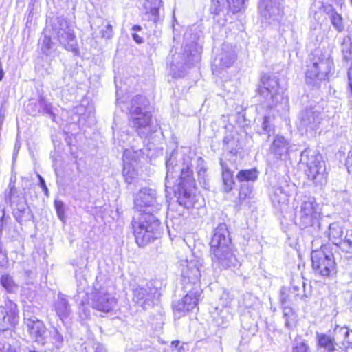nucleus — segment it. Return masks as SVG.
<instances>
[{"instance_id":"obj_1","label":"nucleus","mask_w":352,"mask_h":352,"mask_svg":"<svg viewBox=\"0 0 352 352\" xmlns=\"http://www.w3.org/2000/svg\"><path fill=\"white\" fill-rule=\"evenodd\" d=\"M134 205L137 210L143 212L138 218L133 219L131 226L137 244L144 247L162 234L163 227L159 217L162 199L155 190L143 188L135 195Z\"/></svg>"},{"instance_id":"obj_2","label":"nucleus","mask_w":352,"mask_h":352,"mask_svg":"<svg viewBox=\"0 0 352 352\" xmlns=\"http://www.w3.org/2000/svg\"><path fill=\"white\" fill-rule=\"evenodd\" d=\"M192 159L184 155L179 157L177 149L166 152V185L175 179V197L179 206L184 208L194 207L196 182L193 177Z\"/></svg>"},{"instance_id":"obj_3","label":"nucleus","mask_w":352,"mask_h":352,"mask_svg":"<svg viewBox=\"0 0 352 352\" xmlns=\"http://www.w3.org/2000/svg\"><path fill=\"white\" fill-rule=\"evenodd\" d=\"M236 253L228 226L224 222L218 223L212 230L210 241L212 268L215 271H235L241 265Z\"/></svg>"},{"instance_id":"obj_4","label":"nucleus","mask_w":352,"mask_h":352,"mask_svg":"<svg viewBox=\"0 0 352 352\" xmlns=\"http://www.w3.org/2000/svg\"><path fill=\"white\" fill-rule=\"evenodd\" d=\"M181 284L186 295L182 300L172 304L175 314L178 317L195 308L202 293L200 286L201 267L202 265L197 259L186 260L181 264Z\"/></svg>"},{"instance_id":"obj_5","label":"nucleus","mask_w":352,"mask_h":352,"mask_svg":"<svg viewBox=\"0 0 352 352\" xmlns=\"http://www.w3.org/2000/svg\"><path fill=\"white\" fill-rule=\"evenodd\" d=\"M194 40L188 41L187 34L185 35L184 43L182 48V53H175L168 58L170 73L175 77L184 76L186 66L193 65L200 60V54L202 47Z\"/></svg>"},{"instance_id":"obj_6","label":"nucleus","mask_w":352,"mask_h":352,"mask_svg":"<svg viewBox=\"0 0 352 352\" xmlns=\"http://www.w3.org/2000/svg\"><path fill=\"white\" fill-rule=\"evenodd\" d=\"M322 211L314 197L304 196L300 210L296 215V224L301 230H307L312 234H318L320 229V219Z\"/></svg>"},{"instance_id":"obj_7","label":"nucleus","mask_w":352,"mask_h":352,"mask_svg":"<svg viewBox=\"0 0 352 352\" xmlns=\"http://www.w3.org/2000/svg\"><path fill=\"white\" fill-rule=\"evenodd\" d=\"M310 63L307 65L306 82L313 86H318L320 82L324 80L331 73L333 61L320 50H315L311 54Z\"/></svg>"},{"instance_id":"obj_8","label":"nucleus","mask_w":352,"mask_h":352,"mask_svg":"<svg viewBox=\"0 0 352 352\" xmlns=\"http://www.w3.org/2000/svg\"><path fill=\"white\" fill-rule=\"evenodd\" d=\"M300 162L307 166L305 173L315 186H322L327 182L325 162L320 154L305 149L301 153Z\"/></svg>"},{"instance_id":"obj_9","label":"nucleus","mask_w":352,"mask_h":352,"mask_svg":"<svg viewBox=\"0 0 352 352\" xmlns=\"http://www.w3.org/2000/svg\"><path fill=\"white\" fill-rule=\"evenodd\" d=\"M4 199L6 204L12 209V214L18 223L30 221L33 218L23 193L12 182L4 192Z\"/></svg>"},{"instance_id":"obj_10","label":"nucleus","mask_w":352,"mask_h":352,"mask_svg":"<svg viewBox=\"0 0 352 352\" xmlns=\"http://www.w3.org/2000/svg\"><path fill=\"white\" fill-rule=\"evenodd\" d=\"M256 91L269 108H273L283 100L284 89L280 87L278 78L274 75L263 74Z\"/></svg>"},{"instance_id":"obj_11","label":"nucleus","mask_w":352,"mask_h":352,"mask_svg":"<svg viewBox=\"0 0 352 352\" xmlns=\"http://www.w3.org/2000/svg\"><path fill=\"white\" fill-rule=\"evenodd\" d=\"M311 263L315 272L322 276L330 277L336 274L334 256L327 245L312 251Z\"/></svg>"},{"instance_id":"obj_12","label":"nucleus","mask_w":352,"mask_h":352,"mask_svg":"<svg viewBox=\"0 0 352 352\" xmlns=\"http://www.w3.org/2000/svg\"><path fill=\"white\" fill-rule=\"evenodd\" d=\"M53 29L64 48L71 51L74 55H78L79 50L76 36L70 28L69 22L63 16L56 17L53 24Z\"/></svg>"},{"instance_id":"obj_13","label":"nucleus","mask_w":352,"mask_h":352,"mask_svg":"<svg viewBox=\"0 0 352 352\" xmlns=\"http://www.w3.org/2000/svg\"><path fill=\"white\" fill-rule=\"evenodd\" d=\"M151 120V111L140 112L130 115L129 124L141 138L148 139L160 129L158 125L152 124Z\"/></svg>"},{"instance_id":"obj_14","label":"nucleus","mask_w":352,"mask_h":352,"mask_svg":"<svg viewBox=\"0 0 352 352\" xmlns=\"http://www.w3.org/2000/svg\"><path fill=\"white\" fill-rule=\"evenodd\" d=\"M322 120V113L316 104H309L302 109L298 117L297 127L300 131L316 130Z\"/></svg>"},{"instance_id":"obj_15","label":"nucleus","mask_w":352,"mask_h":352,"mask_svg":"<svg viewBox=\"0 0 352 352\" xmlns=\"http://www.w3.org/2000/svg\"><path fill=\"white\" fill-rule=\"evenodd\" d=\"M133 300L144 309L152 307L159 296V291L151 281L139 284L133 289Z\"/></svg>"},{"instance_id":"obj_16","label":"nucleus","mask_w":352,"mask_h":352,"mask_svg":"<svg viewBox=\"0 0 352 352\" xmlns=\"http://www.w3.org/2000/svg\"><path fill=\"white\" fill-rule=\"evenodd\" d=\"M24 322L32 339L43 346L46 344L47 328L43 321L30 313H24Z\"/></svg>"},{"instance_id":"obj_17","label":"nucleus","mask_w":352,"mask_h":352,"mask_svg":"<svg viewBox=\"0 0 352 352\" xmlns=\"http://www.w3.org/2000/svg\"><path fill=\"white\" fill-rule=\"evenodd\" d=\"M19 322L17 305L10 299L5 300V305L0 306V330L6 331L14 327Z\"/></svg>"},{"instance_id":"obj_18","label":"nucleus","mask_w":352,"mask_h":352,"mask_svg":"<svg viewBox=\"0 0 352 352\" xmlns=\"http://www.w3.org/2000/svg\"><path fill=\"white\" fill-rule=\"evenodd\" d=\"M235 60L236 54L232 47L229 43H224L214 58L212 65L213 73L219 74L221 70L231 67Z\"/></svg>"},{"instance_id":"obj_19","label":"nucleus","mask_w":352,"mask_h":352,"mask_svg":"<svg viewBox=\"0 0 352 352\" xmlns=\"http://www.w3.org/2000/svg\"><path fill=\"white\" fill-rule=\"evenodd\" d=\"M116 302V299L103 288L93 293L91 306L94 309L107 313L115 307Z\"/></svg>"},{"instance_id":"obj_20","label":"nucleus","mask_w":352,"mask_h":352,"mask_svg":"<svg viewBox=\"0 0 352 352\" xmlns=\"http://www.w3.org/2000/svg\"><path fill=\"white\" fill-rule=\"evenodd\" d=\"M258 9L261 16L270 24L278 21L283 14L279 0H260Z\"/></svg>"},{"instance_id":"obj_21","label":"nucleus","mask_w":352,"mask_h":352,"mask_svg":"<svg viewBox=\"0 0 352 352\" xmlns=\"http://www.w3.org/2000/svg\"><path fill=\"white\" fill-rule=\"evenodd\" d=\"M162 6V0H145L143 4L144 19L153 21L155 24L161 23L164 19V16L161 15L160 12Z\"/></svg>"},{"instance_id":"obj_22","label":"nucleus","mask_w":352,"mask_h":352,"mask_svg":"<svg viewBox=\"0 0 352 352\" xmlns=\"http://www.w3.org/2000/svg\"><path fill=\"white\" fill-rule=\"evenodd\" d=\"M285 187L288 186H274L271 194V200L274 207L281 210L286 206L289 202V195Z\"/></svg>"},{"instance_id":"obj_23","label":"nucleus","mask_w":352,"mask_h":352,"mask_svg":"<svg viewBox=\"0 0 352 352\" xmlns=\"http://www.w3.org/2000/svg\"><path fill=\"white\" fill-rule=\"evenodd\" d=\"M350 332L346 327L337 325L333 330V338L336 345L342 344L345 348L351 347L352 342L349 340Z\"/></svg>"},{"instance_id":"obj_24","label":"nucleus","mask_w":352,"mask_h":352,"mask_svg":"<svg viewBox=\"0 0 352 352\" xmlns=\"http://www.w3.org/2000/svg\"><path fill=\"white\" fill-rule=\"evenodd\" d=\"M220 166L221 168L223 191L230 192L234 185L233 172L230 170L228 164L223 161L222 159H220Z\"/></svg>"},{"instance_id":"obj_25","label":"nucleus","mask_w":352,"mask_h":352,"mask_svg":"<svg viewBox=\"0 0 352 352\" xmlns=\"http://www.w3.org/2000/svg\"><path fill=\"white\" fill-rule=\"evenodd\" d=\"M289 148V141L283 136L276 135L270 147L272 153L281 158L286 155Z\"/></svg>"},{"instance_id":"obj_26","label":"nucleus","mask_w":352,"mask_h":352,"mask_svg":"<svg viewBox=\"0 0 352 352\" xmlns=\"http://www.w3.org/2000/svg\"><path fill=\"white\" fill-rule=\"evenodd\" d=\"M148 111H150V103L145 96L136 95L132 98L129 109V116Z\"/></svg>"},{"instance_id":"obj_27","label":"nucleus","mask_w":352,"mask_h":352,"mask_svg":"<svg viewBox=\"0 0 352 352\" xmlns=\"http://www.w3.org/2000/svg\"><path fill=\"white\" fill-rule=\"evenodd\" d=\"M259 172L256 168L245 169L239 170L236 175V180L238 183L250 184L255 182L258 177Z\"/></svg>"},{"instance_id":"obj_28","label":"nucleus","mask_w":352,"mask_h":352,"mask_svg":"<svg viewBox=\"0 0 352 352\" xmlns=\"http://www.w3.org/2000/svg\"><path fill=\"white\" fill-rule=\"evenodd\" d=\"M343 236L344 228L339 223L333 222L329 226L328 237L333 244L338 247Z\"/></svg>"},{"instance_id":"obj_29","label":"nucleus","mask_w":352,"mask_h":352,"mask_svg":"<svg viewBox=\"0 0 352 352\" xmlns=\"http://www.w3.org/2000/svg\"><path fill=\"white\" fill-rule=\"evenodd\" d=\"M297 314L290 307L283 306V318L284 320V325L288 330L294 329L297 324Z\"/></svg>"},{"instance_id":"obj_30","label":"nucleus","mask_w":352,"mask_h":352,"mask_svg":"<svg viewBox=\"0 0 352 352\" xmlns=\"http://www.w3.org/2000/svg\"><path fill=\"white\" fill-rule=\"evenodd\" d=\"M318 345L324 349L325 352H340L335 346L336 343L333 338L328 335L318 334Z\"/></svg>"},{"instance_id":"obj_31","label":"nucleus","mask_w":352,"mask_h":352,"mask_svg":"<svg viewBox=\"0 0 352 352\" xmlns=\"http://www.w3.org/2000/svg\"><path fill=\"white\" fill-rule=\"evenodd\" d=\"M55 309L58 316L62 319L70 313V307L67 300L63 296H58L55 302Z\"/></svg>"},{"instance_id":"obj_32","label":"nucleus","mask_w":352,"mask_h":352,"mask_svg":"<svg viewBox=\"0 0 352 352\" xmlns=\"http://www.w3.org/2000/svg\"><path fill=\"white\" fill-rule=\"evenodd\" d=\"M38 105L40 114L48 116L54 120L56 115L54 112L53 106L51 102L46 100L43 94L38 96Z\"/></svg>"},{"instance_id":"obj_33","label":"nucleus","mask_w":352,"mask_h":352,"mask_svg":"<svg viewBox=\"0 0 352 352\" xmlns=\"http://www.w3.org/2000/svg\"><path fill=\"white\" fill-rule=\"evenodd\" d=\"M0 284L8 293H14L18 289V285L13 280L12 276L5 274L0 277Z\"/></svg>"},{"instance_id":"obj_34","label":"nucleus","mask_w":352,"mask_h":352,"mask_svg":"<svg viewBox=\"0 0 352 352\" xmlns=\"http://www.w3.org/2000/svg\"><path fill=\"white\" fill-rule=\"evenodd\" d=\"M253 189V185L250 184H241L239 186V192L236 202L239 205H241L245 200L250 198Z\"/></svg>"},{"instance_id":"obj_35","label":"nucleus","mask_w":352,"mask_h":352,"mask_svg":"<svg viewBox=\"0 0 352 352\" xmlns=\"http://www.w3.org/2000/svg\"><path fill=\"white\" fill-rule=\"evenodd\" d=\"M223 144L226 150L232 155H236L238 150L240 148L239 140L231 135L224 137Z\"/></svg>"},{"instance_id":"obj_36","label":"nucleus","mask_w":352,"mask_h":352,"mask_svg":"<svg viewBox=\"0 0 352 352\" xmlns=\"http://www.w3.org/2000/svg\"><path fill=\"white\" fill-rule=\"evenodd\" d=\"M122 175L124 177L125 182L130 184L133 183V180L138 176L137 170L130 164H124L122 170Z\"/></svg>"},{"instance_id":"obj_37","label":"nucleus","mask_w":352,"mask_h":352,"mask_svg":"<svg viewBox=\"0 0 352 352\" xmlns=\"http://www.w3.org/2000/svg\"><path fill=\"white\" fill-rule=\"evenodd\" d=\"M274 116L271 115H266L262 118L261 128L263 133L270 136V133L274 132Z\"/></svg>"},{"instance_id":"obj_38","label":"nucleus","mask_w":352,"mask_h":352,"mask_svg":"<svg viewBox=\"0 0 352 352\" xmlns=\"http://www.w3.org/2000/svg\"><path fill=\"white\" fill-rule=\"evenodd\" d=\"M292 352H311V350L307 341L300 336H297L293 342Z\"/></svg>"},{"instance_id":"obj_39","label":"nucleus","mask_w":352,"mask_h":352,"mask_svg":"<svg viewBox=\"0 0 352 352\" xmlns=\"http://www.w3.org/2000/svg\"><path fill=\"white\" fill-rule=\"evenodd\" d=\"M342 251L352 253V230H347L345 232L344 239L338 246Z\"/></svg>"},{"instance_id":"obj_40","label":"nucleus","mask_w":352,"mask_h":352,"mask_svg":"<svg viewBox=\"0 0 352 352\" xmlns=\"http://www.w3.org/2000/svg\"><path fill=\"white\" fill-rule=\"evenodd\" d=\"M11 221V217L6 214V207L0 206V237H2L3 230L6 229Z\"/></svg>"},{"instance_id":"obj_41","label":"nucleus","mask_w":352,"mask_h":352,"mask_svg":"<svg viewBox=\"0 0 352 352\" xmlns=\"http://www.w3.org/2000/svg\"><path fill=\"white\" fill-rule=\"evenodd\" d=\"M230 10L233 13L241 12L245 7L247 0H226Z\"/></svg>"},{"instance_id":"obj_42","label":"nucleus","mask_w":352,"mask_h":352,"mask_svg":"<svg viewBox=\"0 0 352 352\" xmlns=\"http://www.w3.org/2000/svg\"><path fill=\"white\" fill-rule=\"evenodd\" d=\"M311 294V287L309 286V287L307 289L305 283L302 281V290H300V292H297L296 296L298 297L303 302L307 303L309 301Z\"/></svg>"},{"instance_id":"obj_43","label":"nucleus","mask_w":352,"mask_h":352,"mask_svg":"<svg viewBox=\"0 0 352 352\" xmlns=\"http://www.w3.org/2000/svg\"><path fill=\"white\" fill-rule=\"evenodd\" d=\"M225 6L224 0H211V6L210 12L212 14L215 16L219 15L223 10Z\"/></svg>"},{"instance_id":"obj_44","label":"nucleus","mask_w":352,"mask_h":352,"mask_svg":"<svg viewBox=\"0 0 352 352\" xmlns=\"http://www.w3.org/2000/svg\"><path fill=\"white\" fill-rule=\"evenodd\" d=\"M329 19L332 25L337 31L340 32L344 30V26L343 25V19L341 14L336 12L329 17Z\"/></svg>"},{"instance_id":"obj_45","label":"nucleus","mask_w":352,"mask_h":352,"mask_svg":"<svg viewBox=\"0 0 352 352\" xmlns=\"http://www.w3.org/2000/svg\"><path fill=\"white\" fill-rule=\"evenodd\" d=\"M38 107V100L37 101L31 100L27 104L25 109L29 115L36 116L40 114V109Z\"/></svg>"},{"instance_id":"obj_46","label":"nucleus","mask_w":352,"mask_h":352,"mask_svg":"<svg viewBox=\"0 0 352 352\" xmlns=\"http://www.w3.org/2000/svg\"><path fill=\"white\" fill-rule=\"evenodd\" d=\"M50 333L56 347L58 349L62 347L64 342V338L63 335L58 331V330L56 328H54L53 331L50 332Z\"/></svg>"},{"instance_id":"obj_47","label":"nucleus","mask_w":352,"mask_h":352,"mask_svg":"<svg viewBox=\"0 0 352 352\" xmlns=\"http://www.w3.org/2000/svg\"><path fill=\"white\" fill-rule=\"evenodd\" d=\"M207 168L206 166V162L201 157H199L197 159V171L199 178L204 179Z\"/></svg>"},{"instance_id":"obj_48","label":"nucleus","mask_w":352,"mask_h":352,"mask_svg":"<svg viewBox=\"0 0 352 352\" xmlns=\"http://www.w3.org/2000/svg\"><path fill=\"white\" fill-rule=\"evenodd\" d=\"M103 28L100 31L101 37L105 39H110L113 36V27L107 23V24L102 23Z\"/></svg>"},{"instance_id":"obj_49","label":"nucleus","mask_w":352,"mask_h":352,"mask_svg":"<svg viewBox=\"0 0 352 352\" xmlns=\"http://www.w3.org/2000/svg\"><path fill=\"white\" fill-rule=\"evenodd\" d=\"M54 207L56 209V212L58 217L62 221H64L65 215V205L63 201L60 200L54 201Z\"/></svg>"},{"instance_id":"obj_50","label":"nucleus","mask_w":352,"mask_h":352,"mask_svg":"<svg viewBox=\"0 0 352 352\" xmlns=\"http://www.w3.org/2000/svg\"><path fill=\"white\" fill-rule=\"evenodd\" d=\"M53 43L52 42V39L50 36H47V35H44L42 39V50L45 53H47L46 50H48L52 48Z\"/></svg>"},{"instance_id":"obj_51","label":"nucleus","mask_w":352,"mask_h":352,"mask_svg":"<svg viewBox=\"0 0 352 352\" xmlns=\"http://www.w3.org/2000/svg\"><path fill=\"white\" fill-rule=\"evenodd\" d=\"M7 263V253L6 250H3V243L1 237H0V265L3 266Z\"/></svg>"},{"instance_id":"obj_52","label":"nucleus","mask_w":352,"mask_h":352,"mask_svg":"<svg viewBox=\"0 0 352 352\" xmlns=\"http://www.w3.org/2000/svg\"><path fill=\"white\" fill-rule=\"evenodd\" d=\"M322 8L324 12H325L329 16V17H331L332 15H333V14L337 12L334 8L329 4L322 5Z\"/></svg>"},{"instance_id":"obj_53","label":"nucleus","mask_w":352,"mask_h":352,"mask_svg":"<svg viewBox=\"0 0 352 352\" xmlns=\"http://www.w3.org/2000/svg\"><path fill=\"white\" fill-rule=\"evenodd\" d=\"M38 180H39V184L41 187L42 188L43 190L45 192V195L48 197L49 195V190L45 184V182L44 179L40 175H38Z\"/></svg>"},{"instance_id":"obj_54","label":"nucleus","mask_w":352,"mask_h":352,"mask_svg":"<svg viewBox=\"0 0 352 352\" xmlns=\"http://www.w3.org/2000/svg\"><path fill=\"white\" fill-rule=\"evenodd\" d=\"M236 116V120L239 124H241L243 126L248 124V123H247V120L245 119V116L244 113H239Z\"/></svg>"},{"instance_id":"obj_55","label":"nucleus","mask_w":352,"mask_h":352,"mask_svg":"<svg viewBox=\"0 0 352 352\" xmlns=\"http://www.w3.org/2000/svg\"><path fill=\"white\" fill-rule=\"evenodd\" d=\"M346 166L349 173L352 172V152H349L346 160Z\"/></svg>"},{"instance_id":"obj_56","label":"nucleus","mask_w":352,"mask_h":352,"mask_svg":"<svg viewBox=\"0 0 352 352\" xmlns=\"http://www.w3.org/2000/svg\"><path fill=\"white\" fill-rule=\"evenodd\" d=\"M288 296L286 294L285 292V288H283L281 289V293H280V301H281V303L283 305H284L285 304L287 303V302L288 301Z\"/></svg>"},{"instance_id":"obj_57","label":"nucleus","mask_w":352,"mask_h":352,"mask_svg":"<svg viewBox=\"0 0 352 352\" xmlns=\"http://www.w3.org/2000/svg\"><path fill=\"white\" fill-rule=\"evenodd\" d=\"M291 289L295 295L297 292H300L302 290V281L298 285H293Z\"/></svg>"},{"instance_id":"obj_58","label":"nucleus","mask_w":352,"mask_h":352,"mask_svg":"<svg viewBox=\"0 0 352 352\" xmlns=\"http://www.w3.org/2000/svg\"><path fill=\"white\" fill-rule=\"evenodd\" d=\"M132 38L138 44L142 43L144 41L143 38L141 36H140L136 32L132 33Z\"/></svg>"},{"instance_id":"obj_59","label":"nucleus","mask_w":352,"mask_h":352,"mask_svg":"<svg viewBox=\"0 0 352 352\" xmlns=\"http://www.w3.org/2000/svg\"><path fill=\"white\" fill-rule=\"evenodd\" d=\"M179 340H175L171 342L172 347L178 348V352H181V351L184 349L182 346H179Z\"/></svg>"},{"instance_id":"obj_60","label":"nucleus","mask_w":352,"mask_h":352,"mask_svg":"<svg viewBox=\"0 0 352 352\" xmlns=\"http://www.w3.org/2000/svg\"><path fill=\"white\" fill-rule=\"evenodd\" d=\"M38 0H31L30 2L28 4V10L30 12L29 14H31L33 10H34V7L35 6V3L37 2Z\"/></svg>"},{"instance_id":"obj_61","label":"nucleus","mask_w":352,"mask_h":352,"mask_svg":"<svg viewBox=\"0 0 352 352\" xmlns=\"http://www.w3.org/2000/svg\"><path fill=\"white\" fill-rule=\"evenodd\" d=\"M95 352H107V350L100 344H98Z\"/></svg>"},{"instance_id":"obj_62","label":"nucleus","mask_w":352,"mask_h":352,"mask_svg":"<svg viewBox=\"0 0 352 352\" xmlns=\"http://www.w3.org/2000/svg\"><path fill=\"white\" fill-rule=\"evenodd\" d=\"M4 76H5V72L3 71V69L2 63L0 60V81H1L3 80V78H4Z\"/></svg>"},{"instance_id":"obj_63","label":"nucleus","mask_w":352,"mask_h":352,"mask_svg":"<svg viewBox=\"0 0 352 352\" xmlns=\"http://www.w3.org/2000/svg\"><path fill=\"white\" fill-rule=\"evenodd\" d=\"M337 6L342 7L344 4L345 0H332Z\"/></svg>"},{"instance_id":"obj_64","label":"nucleus","mask_w":352,"mask_h":352,"mask_svg":"<svg viewBox=\"0 0 352 352\" xmlns=\"http://www.w3.org/2000/svg\"><path fill=\"white\" fill-rule=\"evenodd\" d=\"M142 27L140 25H134L133 27H132V30L134 32H139V31H141L142 30Z\"/></svg>"}]
</instances>
